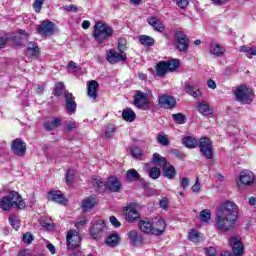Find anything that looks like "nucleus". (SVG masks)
I'll return each instance as SVG.
<instances>
[{
  "label": "nucleus",
  "instance_id": "f257e3e1",
  "mask_svg": "<svg viewBox=\"0 0 256 256\" xmlns=\"http://www.w3.org/2000/svg\"><path fill=\"white\" fill-rule=\"evenodd\" d=\"M183 145L188 149H195L197 145L200 147V153L206 157V159H213V142L207 137H202L200 140L197 138L187 136L182 139Z\"/></svg>",
  "mask_w": 256,
  "mask_h": 256
},
{
  "label": "nucleus",
  "instance_id": "f03ea898",
  "mask_svg": "<svg viewBox=\"0 0 256 256\" xmlns=\"http://www.w3.org/2000/svg\"><path fill=\"white\" fill-rule=\"evenodd\" d=\"M25 209L26 204L16 191L11 190L6 196L0 200V209L2 211H11L12 209Z\"/></svg>",
  "mask_w": 256,
  "mask_h": 256
},
{
  "label": "nucleus",
  "instance_id": "7ed1b4c3",
  "mask_svg": "<svg viewBox=\"0 0 256 256\" xmlns=\"http://www.w3.org/2000/svg\"><path fill=\"white\" fill-rule=\"evenodd\" d=\"M92 184L100 192L105 191V189H108L112 193H118V191H121V182L115 176L108 178L107 183H105L101 177L94 176L92 178Z\"/></svg>",
  "mask_w": 256,
  "mask_h": 256
},
{
  "label": "nucleus",
  "instance_id": "20e7f679",
  "mask_svg": "<svg viewBox=\"0 0 256 256\" xmlns=\"http://www.w3.org/2000/svg\"><path fill=\"white\" fill-rule=\"evenodd\" d=\"M93 37L97 43H103L106 39L113 37V27L107 23L97 22L94 26Z\"/></svg>",
  "mask_w": 256,
  "mask_h": 256
},
{
  "label": "nucleus",
  "instance_id": "39448f33",
  "mask_svg": "<svg viewBox=\"0 0 256 256\" xmlns=\"http://www.w3.org/2000/svg\"><path fill=\"white\" fill-rule=\"evenodd\" d=\"M215 223L219 231L227 232L235 228V223H237V218H233L231 216H227L225 214L216 212Z\"/></svg>",
  "mask_w": 256,
  "mask_h": 256
},
{
  "label": "nucleus",
  "instance_id": "423d86ee",
  "mask_svg": "<svg viewBox=\"0 0 256 256\" xmlns=\"http://www.w3.org/2000/svg\"><path fill=\"white\" fill-rule=\"evenodd\" d=\"M234 95L242 105H249V103L253 102V90L245 84L236 87Z\"/></svg>",
  "mask_w": 256,
  "mask_h": 256
},
{
  "label": "nucleus",
  "instance_id": "0eeeda50",
  "mask_svg": "<svg viewBox=\"0 0 256 256\" xmlns=\"http://www.w3.org/2000/svg\"><path fill=\"white\" fill-rule=\"evenodd\" d=\"M216 213L237 219L239 217V206L232 201H225L220 204Z\"/></svg>",
  "mask_w": 256,
  "mask_h": 256
},
{
  "label": "nucleus",
  "instance_id": "6e6552de",
  "mask_svg": "<svg viewBox=\"0 0 256 256\" xmlns=\"http://www.w3.org/2000/svg\"><path fill=\"white\" fill-rule=\"evenodd\" d=\"M149 95H151V91H148V93L136 91V95L134 98V105L138 107V109H143L144 111L149 110V105H151V101L149 100Z\"/></svg>",
  "mask_w": 256,
  "mask_h": 256
},
{
  "label": "nucleus",
  "instance_id": "1a4fd4ad",
  "mask_svg": "<svg viewBox=\"0 0 256 256\" xmlns=\"http://www.w3.org/2000/svg\"><path fill=\"white\" fill-rule=\"evenodd\" d=\"M123 211L126 221H129V223H133L141 217V214H139V204L137 203H130L128 206L124 207Z\"/></svg>",
  "mask_w": 256,
  "mask_h": 256
},
{
  "label": "nucleus",
  "instance_id": "9d476101",
  "mask_svg": "<svg viewBox=\"0 0 256 256\" xmlns=\"http://www.w3.org/2000/svg\"><path fill=\"white\" fill-rule=\"evenodd\" d=\"M174 43L178 49V51L185 52L189 49V39L187 35L182 31H178L174 36Z\"/></svg>",
  "mask_w": 256,
  "mask_h": 256
},
{
  "label": "nucleus",
  "instance_id": "9b49d317",
  "mask_svg": "<svg viewBox=\"0 0 256 256\" xmlns=\"http://www.w3.org/2000/svg\"><path fill=\"white\" fill-rule=\"evenodd\" d=\"M68 249H75L81 245V236L77 230H70L66 236Z\"/></svg>",
  "mask_w": 256,
  "mask_h": 256
},
{
  "label": "nucleus",
  "instance_id": "f8f14e48",
  "mask_svg": "<svg viewBox=\"0 0 256 256\" xmlns=\"http://www.w3.org/2000/svg\"><path fill=\"white\" fill-rule=\"evenodd\" d=\"M90 234L93 239L99 241L105 235V222L103 220L97 221L91 228Z\"/></svg>",
  "mask_w": 256,
  "mask_h": 256
},
{
  "label": "nucleus",
  "instance_id": "ddd939ff",
  "mask_svg": "<svg viewBox=\"0 0 256 256\" xmlns=\"http://www.w3.org/2000/svg\"><path fill=\"white\" fill-rule=\"evenodd\" d=\"M11 150L14 153V155H17L18 157H23L25 153L27 152V145L21 138H16L14 141H12Z\"/></svg>",
  "mask_w": 256,
  "mask_h": 256
},
{
  "label": "nucleus",
  "instance_id": "4468645a",
  "mask_svg": "<svg viewBox=\"0 0 256 256\" xmlns=\"http://www.w3.org/2000/svg\"><path fill=\"white\" fill-rule=\"evenodd\" d=\"M55 32V24L49 20H45L38 27V33L44 37H49Z\"/></svg>",
  "mask_w": 256,
  "mask_h": 256
},
{
  "label": "nucleus",
  "instance_id": "2eb2a0df",
  "mask_svg": "<svg viewBox=\"0 0 256 256\" xmlns=\"http://www.w3.org/2000/svg\"><path fill=\"white\" fill-rule=\"evenodd\" d=\"M108 63H119L121 61L127 60V55L125 52H117L113 49L107 51V57H106Z\"/></svg>",
  "mask_w": 256,
  "mask_h": 256
},
{
  "label": "nucleus",
  "instance_id": "dca6fc26",
  "mask_svg": "<svg viewBox=\"0 0 256 256\" xmlns=\"http://www.w3.org/2000/svg\"><path fill=\"white\" fill-rule=\"evenodd\" d=\"M158 103L163 109H173L177 104V101L172 96L163 94L158 98Z\"/></svg>",
  "mask_w": 256,
  "mask_h": 256
},
{
  "label": "nucleus",
  "instance_id": "f3484780",
  "mask_svg": "<svg viewBox=\"0 0 256 256\" xmlns=\"http://www.w3.org/2000/svg\"><path fill=\"white\" fill-rule=\"evenodd\" d=\"M179 70V65H157L156 66V75L157 77H164L167 73H175Z\"/></svg>",
  "mask_w": 256,
  "mask_h": 256
},
{
  "label": "nucleus",
  "instance_id": "a211bd4d",
  "mask_svg": "<svg viewBox=\"0 0 256 256\" xmlns=\"http://www.w3.org/2000/svg\"><path fill=\"white\" fill-rule=\"evenodd\" d=\"M230 246L235 256H243V243H241V238L233 236L230 239Z\"/></svg>",
  "mask_w": 256,
  "mask_h": 256
},
{
  "label": "nucleus",
  "instance_id": "6ab92c4d",
  "mask_svg": "<svg viewBox=\"0 0 256 256\" xmlns=\"http://www.w3.org/2000/svg\"><path fill=\"white\" fill-rule=\"evenodd\" d=\"M48 200L53 201L54 203H59L60 205H65V203H67V199H65V196H63L61 191L48 192Z\"/></svg>",
  "mask_w": 256,
  "mask_h": 256
},
{
  "label": "nucleus",
  "instance_id": "aec40b11",
  "mask_svg": "<svg viewBox=\"0 0 256 256\" xmlns=\"http://www.w3.org/2000/svg\"><path fill=\"white\" fill-rule=\"evenodd\" d=\"M240 182L242 185H251L255 182V175L249 170L242 171L240 173Z\"/></svg>",
  "mask_w": 256,
  "mask_h": 256
},
{
  "label": "nucleus",
  "instance_id": "412c9836",
  "mask_svg": "<svg viewBox=\"0 0 256 256\" xmlns=\"http://www.w3.org/2000/svg\"><path fill=\"white\" fill-rule=\"evenodd\" d=\"M209 53L214 57H223V55H225V47L221 46L219 43H211L209 45Z\"/></svg>",
  "mask_w": 256,
  "mask_h": 256
},
{
  "label": "nucleus",
  "instance_id": "4be33fe9",
  "mask_svg": "<svg viewBox=\"0 0 256 256\" xmlns=\"http://www.w3.org/2000/svg\"><path fill=\"white\" fill-rule=\"evenodd\" d=\"M152 226L154 227L153 235H161L162 233H165L167 224L163 218L159 217L155 222H153Z\"/></svg>",
  "mask_w": 256,
  "mask_h": 256
},
{
  "label": "nucleus",
  "instance_id": "5701e85b",
  "mask_svg": "<svg viewBox=\"0 0 256 256\" xmlns=\"http://www.w3.org/2000/svg\"><path fill=\"white\" fill-rule=\"evenodd\" d=\"M96 203H97V198L95 197V195H92L88 198H85L82 201L81 207L83 211L89 212L91 211V209H93V207H95Z\"/></svg>",
  "mask_w": 256,
  "mask_h": 256
},
{
  "label": "nucleus",
  "instance_id": "b1692460",
  "mask_svg": "<svg viewBox=\"0 0 256 256\" xmlns=\"http://www.w3.org/2000/svg\"><path fill=\"white\" fill-rule=\"evenodd\" d=\"M197 110L201 115H204L205 117L213 115V108L209 105V103L205 101L198 103Z\"/></svg>",
  "mask_w": 256,
  "mask_h": 256
},
{
  "label": "nucleus",
  "instance_id": "393cba45",
  "mask_svg": "<svg viewBox=\"0 0 256 256\" xmlns=\"http://www.w3.org/2000/svg\"><path fill=\"white\" fill-rule=\"evenodd\" d=\"M97 89H99V83L95 80L90 81L87 90V95L90 99H97Z\"/></svg>",
  "mask_w": 256,
  "mask_h": 256
},
{
  "label": "nucleus",
  "instance_id": "a878e982",
  "mask_svg": "<svg viewBox=\"0 0 256 256\" xmlns=\"http://www.w3.org/2000/svg\"><path fill=\"white\" fill-rule=\"evenodd\" d=\"M139 228L143 233H151L152 235H153V232L155 231L153 227V223H151L149 219L140 220Z\"/></svg>",
  "mask_w": 256,
  "mask_h": 256
},
{
  "label": "nucleus",
  "instance_id": "bb28decb",
  "mask_svg": "<svg viewBox=\"0 0 256 256\" xmlns=\"http://www.w3.org/2000/svg\"><path fill=\"white\" fill-rule=\"evenodd\" d=\"M148 23L155 29V31H158L159 33H163L165 31V25H163L162 21H159V19L155 17L148 18Z\"/></svg>",
  "mask_w": 256,
  "mask_h": 256
},
{
  "label": "nucleus",
  "instance_id": "cd10ccee",
  "mask_svg": "<svg viewBox=\"0 0 256 256\" xmlns=\"http://www.w3.org/2000/svg\"><path fill=\"white\" fill-rule=\"evenodd\" d=\"M128 238L130 239L132 245H143V236L139 235L135 230L128 233Z\"/></svg>",
  "mask_w": 256,
  "mask_h": 256
},
{
  "label": "nucleus",
  "instance_id": "c85d7f7f",
  "mask_svg": "<svg viewBox=\"0 0 256 256\" xmlns=\"http://www.w3.org/2000/svg\"><path fill=\"white\" fill-rule=\"evenodd\" d=\"M163 175L164 177H166V179H175L177 171L175 170V167H173V165H170L168 163L163 167Z\"/></svg>",
  "mask_w": 256,
  "mask_h": 256
},
{
  "label": "nucleus",
  "instance_id": "c756f323",
  "mask_svg": "<svg viewBox=\"0 0 256 256\" xmlns=\"http://www.w3.org/2000/svg\"><path fill=\"white\" fill-rule=\"evenodd\" d=\"M240 53H244L248 59H251V57L256 56V46H240L239 48Z\"/></svg>",
  "mask_w": 256,
  "mask_h": 256
},
{
  "label": "nucleus",
  "instance_id": "7c9ffc66",
  "mask_svg": "<svg viewBox=\"0 0 256 256\" xmlns=\"http://www.w3.org/2000/svg\"><path fill=\"white\" fill-rule=\"evenodd\" d=\"M185 91L188 93V95H191V97H194L195 99H199L201 97V90L191 86L189 83H185Z\"/></svg>",
  "mask_w": 256,
  "mask_h": 256
},
{
  "label": "nucleus",
  "instance_id": "2f4dec72",
  "mask_svg": "<svg viewBox=\"0 0 256 256\" xmlns=\"http://www.w3.org/2000/svg\"><path fill=\"white\" fill-rule=\"evenodd\" d=\"M59 125H61V119L59 118H55L44 122V127L46 131H53L54 129H57Z\"/></svg>",
  "mask_w": 256,
  "mask_h": 256
},
{
  "label": "nucleus",
  "instance_id": "473e14b6",
  "mask_svg": "<svg viewBox=\"0 0 256 256\" xmlns=\"http://www.w3.org/2000/svg\"><path fill=\"white\" fill-rule=\"evenodd\" d=\"M152 163H154L155 165H158V167H163V168L169 164V162H167V159L159 155V153L153 154Z\"/></svg>",
  "mask_w": 256,
  "mask_h": 256
},
{
  "label": "nucleus",
  "instance_id": "72a5a7b5",
  "mask_svg": "<svg viewBox=\"0 0 256 256\" xmlns=\"http://www.w3.org/2000/svg\"><path fill=\"white\" fill-rule=\"evenodd\" d=\"M122 117H123L124 121L133 123V121H135V117H136L135 111H133V109H131V108H126L122 112Z\"/></svg>",
  "mask_w": 256,
  "mask_h": 256
},
{
  "label": "nucleus",
  "instance_id": "f704fd0d",
  "mask_svg": "<svg viewBox=\"0 0 256 256\" xmlns=\"http://www.w3.org/2000/svg\"><path fill=\"white\" fill-rule=\"evenodd\" d=\"M139 41L144 47H153L155 45V39L151 36L140 35Z\"/></svg>",
  "mask_w": 256,
  "mask_h": 256
},
{
  "label": "nucleus",
  "instance_id": "c9c22d12",
  "mask_svg": "<svg viewBox=\"0 0 256 256\" xmlns=\"http://www.w3.org/2000/svg\"><path fill=\"white\" fill-rule=\"evenodd\" d=\"M27 55L30 57H37L39 55V46L35 42H29L27 47Z\"/></svg>",
  "mask_w": 256,
  "mask_h": 256
},
{
  "label": "nucleus",
  "instance_id": "e433bc0d",
  "mask_svg": "<svg viewBox=\"0 0 256 256\" xmlns=\"http://www.w3.org/2000/svg\"><path fill=\"white\" fill-rule=\"evenodd\" d=\"M106 245L108 247H117L119 245V235L118 234H110L106 240H105Z\"/></svg>",
  "mask_w": 256,
  "mask_h": 256
},
{
  "label": "nucleus",
  "instance_id": "4c0bfd02",
  "mask_svg": "<svg viewBox=\"0 0 256 256\" xmlns=\"http://www.w3.org/2000/svg\"><path fill=\"white\" fill-rule=\"evenodd\" d=\"M65 92H68L65 89V84H63V82L56 83L55 88H54V95L56 97H61V95L64 97L65 96Z\"/></svg>",
  "mask_w": 256,
  "mask_h": 256
},
{
  "label": "nucleus",
  "instance_id": "58836bf2",
  "mask_svg": "<svg viewBox=\"0 0 256 256\" xmlns=\"http://www.w3.org/2000/svg\"><path fill=\"white\" fill-rule=\"evenodd\" d=\"M188 237L193 243H201V241H203V234L196 230H191Z\"/></svg>",
  "mask_w": 256,
  "mask_h": 256
},
{
  "label": "nucleus",
  "instance_id": "ea45409f",
  "mask_svg": "<svg viewBox=\"0 0 256 256\" xmlns=\"http://www.w3.org/2000/svg\"><path fill=\"white\" fill-rule=\"evenodd\" d=\"M126 178L128 181H139V179H141V175L139 172H137V170L129 169L126 173Z\"/></svg>",
  "mask_w": 256,
  "mask_h": 256
},
{
  "label": "nucleus",
  "instance_id": "a19ab883",
  "mask_svg": "<svg viewBox=\"0 0 256 256\" xmlns=\"http://www.w3.org/2000/svg\"><path fill=\"white\" fill-rule=\"evenodd\" d=\"M9 223L13 229H15V231H19V227H21V221L19 220V217H17L15 214L10 215Z\"/></svg>",
  "mask_w": 256,
  "mask_h": 256
},
{
  "label": "nucleus",
  "instance_id": "79ce46f5",
  "mask_svg": "<svg viewBox=\"0 0 256 256\" xmlns=\"http://www.w3.org/2000/svg\"><path fill=\"white\" fill-rule=\"evenodd\" d=\"M200 221L202 223H209L211 221V210L205 209L200 212Z\"/></svg>",
  "mask_w": 256,
  "mask_h": 256
},
{
  "label": "nucleus",
  "instance_id": "37998d69",
  "mask_svg": "<svg viewBox=\"0 0 256 256\" xmlns=\"http://www.w3.org/2000/svg\"><path fill=\"white\" fill-rule=\"evenodd\" d=\"M65 107L66 113H68V115H73L77 111V102H75V100L72 102H68L67 104H65Z\"/></svg>",
  "mask_w": 256,
  "mask_h": 256
},
{
  "label": "nucleus",
  "instance_id": "c03bdc74",
  "mask_svg": "<svg viewBox=\"0 0 256 256\" xmlns=\"http://www.w3.org/2000/svg\"><path fill=\"white\" fill-rule=\"evenodd\" d=\"M148 175L150 179H159V177H161V169L152 167L148 170Z\"/></svg>",
  "mask_w": 256,
  "mask_h": 256
},
{
  "label": "nucleus",
  "instance_id": "a18cd8bd",
  "mask_svg": "<svg viewBox=\"0 0 256 256\" xmlns=\"http://www.w3.org/2000/svg\"><path fill=\"white\" fill-rule=\"evenodd\" d=\"M66 71L72 73L73 75H81V67L79 65H67Z\"/></svg>",
  "mask_w": 256,
  "mask_h": 256
},
{
  "label": "nucleus",
  "instance_id": "49530a36",
  "mask_svg": "<svg viewBox=\"0 0 256 256\" xmlns=\"http://www.w3.org/2000/svg\"><path fill=\"white\" fill-rule=\"evenodd\" d=\"M157 65H181V60L177 58H170L169 60L158 62Z\"/></svg>",
  "mask_w": 256,
  "mask_h": 256
},
{
  "label": "nucleus",
  "instance_id": "de8ad7c7",
  "mask_svg": "<svg viewBox=\"0 0 256 256\" xmlns=\"http://www.w3.org/2000/svg\"><path fill=\"white\" fill-rule=\"evenodd\" d=\"M172 118L174 119L175 123H178L179 125L185 124V115L181 113L173 114Z\"/></svg>",
  "mask_w": 256,
  "mask_h": 256
},
{
  "label": "nucleus",
  "instance_id": "09e8293b",
  "mask_svg": "<svg viewBox=\"0 0 256 256\" xmlns=\"http://www.w3.org/2000/svg\"><path fill=\"white\" fill-rule=\"evenodd\" d=\"M115 125L110 124L107 126L106 131H105V137H108V139H111L115 135Z\"/></svg>",
  "mask_w": 256,
  "mask_h": 256
},
{
  "label": "nucleus",
  "instance_id": "8fccbe9b",
  "mask_svg": "<svg viewBox=\"0 0 256 256\" xmlns=\"http://www.w3.org/2000/svg\"><path fill=\"white\" fill-rule=\"evenodd\" d=\"M131 155L134 157V159H139V157L143 156V151L139 147H132Z\"/></svg>",
  "mask_w": 256,
  "mask_h": 256
},
{
  "label": "nucleus",
  "instance_id": "3c124183",
  "mask_svg": "<svg viewBox=\"0 0 256 256\" xmlns=\"http://www.w3.org/2000/svg\"><path fill=\"white\" fill-rule=\"evenodd\" d=\"M157 141L163 147H167V145H169V138H167V136H165V135H161V134L158 135Z\"/></svg>",
  "mask_w": 256,
  "mask_h": 256
},
{
  "label": "nucleus",
  "instance_id": "603ef678",
  "mask_svg": "<svg viewBox=\"0 0 256 256\" xmlns=\"http://www.w3.org/2000/svg\"><path fill=\"white\" fill-rule=\"evenodd\" d=\"M43 3H45V0H35L33 3V7L36 13H40L41 9L43 7Z\"/></svg>",
  "mask_w": 256,
  "mask_h": 256
},
{
  "label": "nucleus",
  "instance_id": "864d4df0",
  "mask_svg": "<svg viewBox=\"0 0 256 256\" xmlns=\"http://www.w3.org/2000/svg\"><path fill=\"white\" fill-rule=\"evenodd\" d=\"M127 49V40L125 38H120L118 40V50L123 53Z\"/></svg>",
  "mask_w": 256,
  "mask_h": 256
},
{
  "label": "nucleus",
  "instance_id": "5fc2aeb1",
  "mask_svg": "<svg viewBox=\"0 0 256 256\" xmlns=\"http://www.w3.org/2000/svg\"><path fill=\"white\" fill-rule=\"evenodd\" d=\"M73 177H75V170L73 169H69L67 172H66V183H73Z\"/></svg>",
  "mask_w": 256,
  "mask_h": 256
},
{
  "label": "nucleus",
  "instance_id": "6e6d98bb",
  "mask_svg": "<svg viewBox=\"0 0 256 256\" xmlns=\"http://www.w3.org/2000/svg\"><path fill=\"white\" fill-rule=\"evenodd\" d=\"M22 241H23L24 243H27L28 245L31 244L32 241H33V234H31V232H26V233L23 235Z\"/></svg>",
  "mask_w": 256,
  "mask_h": 256
},
{
  "label": "nucleus",
  "instance_id": "4d7b16f0",
  "mask_svg": "<svg viewBox=\"0 0 256 256\" xmlns=\"http://www.w3.org/2000/svg\"><path fill=\"white\" fill-rule=\"evenodd\" d=\"M63 97H64L65 105H67V103H71L75 101V97H73V94L71 92H64Z\"/></svg>",
  "mask_w": 256,
  "mask_h": 256
},
{
  "label": "nucleus",
  "instance_id": "13d9d810",
  "mask_svg": "<svg viewBox=\"0 0 256 256\" xmlns=\"http://www.w3.org/2000/svg\"><path fill=\"white\" fill-rule=\"evenodd\" d=\"M85 225H87L86 217L78 219V221L75 223V227H77V229H81V227H85Z\"/></svg>",
  "mask_w": 256,
  "mask_h": 256
},
{
  "label": "nucleus",
  "instance_id": "bf43d9fd",
  "mask_svg": "<svg viewBox=\"0 0 256 256\" xmlns=\"http://www.w3.org/2000/svg\"><path fill=\"white\" fill-rule=\"evenodd\" d=\"M192 193H199L201 191V183L199 178H196L195 184L191 187Z\"/></svg>",
  "mask_w": 256,
  "mask_h": 256
},
{
  "label": "nucleus",
  "instance_id": "052dcab7",
  "mask_svg": "<svg viewBox=\"0 0 256 256\" xmlns=\"http://www.w3.org/2000/svg\"><path fill=\"white\" fill-rule=\"evenodd\" d=\"M63 9L64 11H69L72 13H77V11H79V8H77L75 5L64 6Z\"/></svg>",
  "mask_w": 256,
  "mask_h": 256
},
{
  "label": "nucleus",
  "instance_id": "680f3d73",
  "mask_svg": "<svg viewBox=\"0 0 256 256\" xmlns=\"http://www.w3.org/2000/svg\"><path fill=\"white\" fill-rule=\"evenodd\" d=\"M176 4L178 7H180V9H185V7L189 5V0H176Z\"/></svg>",
  "mask_w": 256,
  "mask_h": 256
},
{
  "label": "nucleus",
  "instance_id": "e2e57ef3",
  "mask_svg": "<svg viewBox=\"0 0 256 256\" xmlns=\"http://www.w3.org/2000/svg\"><path fill=\"white\" fill-rule=\"evenodd\" d=\"M110 223L113 227H121V222L115 216L110 217Z\"/></svg>",
  "mask_w": 256,
  "mask_h": 256
},
{
  "label": "nucleus",
  "instance_id": "0e129e2a",
  "mask_svg": "<svg viewBox=\"0 0 256 256\" xmlns=\"http://www.w3.org/2000/svg\"><path fill=\"white\" fill-rule=\"evenodd\" d=\"M180 183H181L182 189H187L190 183L189 178L187 177L182 178Z\"/></svg>",
  "mask_w": 256,
  "mask_h": 256
},
{
  "label": "nucleus",
  "instance_id": "69168bd1",
  "mask_svg": "<svg viewBox=\"0 0 256 256\" xmlns=\"http://www.w3.org/2000/svg\"><path fill=\"white\" fill-rule=\"evenodd\" d=\"M8 40L9 38L7 37V35L0 37V49L5 48V45H7Z\"/></svg>",
  "mask_w": 256,
  "mask_h": 256
},
{
  "label": "nucleus",
  "instance_id": "338daca9",
  "mask_svg": "<svg viewBox=\"0 0 256 256\" xmlns=\"http://www.w3.org/2000/svg\"><path fill=\"white\" fill-rule=\"evenodd\" d=\"M207 256H215L217 255V250H215V247H209L206 249Z\"/></svg>",
  "mask_w": 256,
  "mask_h": 256
},
{
  "label": "nucleus",
  "instance_id": "774afa93",
  "mask_svg": "<svg viewBox=\"0 0 256 256\" xmlns=\"http://www.w3.org/2000/svg\"><path fill=\"white\" fill-rule=\"evenodd\" d=\"M168 205H169V202L167 201V198H163L159 202V206L161 209H167Z\"/></svg>",
  "mask_w": 256,
  "mask_h": 256
}]
</instances>
